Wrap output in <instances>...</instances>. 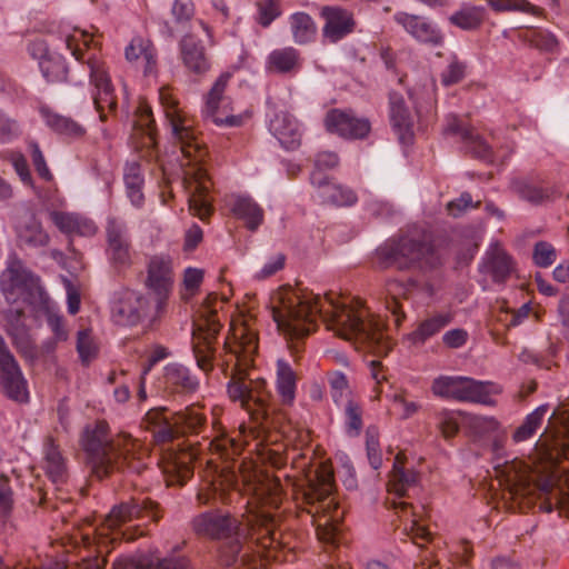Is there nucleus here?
Listing matches in <instances>:
<instances>
[{
	"label": "nucleus",
	"mask_w": 569,
	"mask_h": 569,
	"mask_svg": "<svg viewBox=\"0 0 569 569\" xmlns=\"http://www.w3.org/2000/svg\"><path fill=\"white\" fill-rule=\"evenodd\" d=\"M271 311L278 329L289 339L310 335L321 318L329 330L346 340H359L379 353L390 350L379 317L352 309L329 296L322 298L306 289L282 287L271 297Z\"/></svg>",
	"instance_id": "1"
},
{
	"label": "nucleus",
	"mask_w": 569,
	"mask_h": 569,
	"mask_svg": "<svg viewBox=\"0 0 569 569\" xmlns=\"http://www.w3.org/2000/svg\"><path fill=\"white\" fill-rule=\"evenodd\" d=\"M238 341L229 348L230 359L227 366L234 360L231 368V379L228 383V395L232 401L240 402L248 411L252 421L262 429L272 427L270 422V392L267 390V381L261 378H248L247 371L253 362V356L258 350L257 335L248 328H241L237 333Z\"/></svg>",
	"instance_id": "2"
},
{
	"label": "nucleus",
	"mask_w": 569,
	"mask_h": 569,
	"mask_svg": "<svg viewBox=\"0 0 569 569\" xmlns=\"http://www.w3.org/2000/svg\"><path fill=\"white\" fill-rule=\"evenodd\" d=\"M333 490V472L327 465H321L296 497L297 507L316 527L318 539L329 546H336L343 518Z\"/></svg>",
	"instance_id": "3"
},
{
	"label": "nucleus",
	"mask_w": 569,
	"mask_h": 569,
	"mask_svg": "<svg viewBox=\"0 0 569 569\" xmlns=\"http://www.w3.org/2000/svg\"><path fill=\"white\" fill-rule=\"evenodd\" d=\"M381 268L409 270L433 269L442 263L440 254L425 232H408L399 238L387 240L376 250Z\"/></svg>",
	"instance_id": "4"
},
{
	"label": "nucleus",
	"mask_w": 569,
	"mask_h": 569,
	"mask_svg": "<svg viewBox=\"0 0 569 569\" xmlns=\"http://www.w3.org/2000/svg\"><path fill=\"white\" fill-rule=\"evenodd\" d=\"M92 43V37L84 31L66 38L71 54L88 66L93 103L100 119L104 121L109 113L117 110V96L106 62L98 57Z\"/></svg>",
	"instance_id": "5"
},
{
	"label": "nucleus",
	"mask_w": 569,
	"mask_h": 569,
	"mask_svg": "<svg viewBox=\"0 0 569 569\" xmlns=\"http://www.w3.org/2000/svg\"><path fill=\"white\" fill-rule=\"evenodd\" d=\"M127 435L111 438L106 421L87 426L82 435V447L88 456L92 472L102 479L111 473V468L119 457L121 446L126 445Z\"/></svg>",
	"instance_id": "6"
},
{
	"label": "nucleus",
	"mask_w": 569,
	"mask_h": 569,
	"mask_svg": "<svg viewBox=\"0 0 569 569\" xmlns=\"http://www.w3.org/2000/svg\"><path fill=\"white\" fill-rule=\"evenodd\" d=\"M159 99L163 107L171 134L174 141L180 144L182 153L189 159L200 161L206 151L198 141L191 119L179 108V102L170 89L161 88Z\"/></svg>",
	"instance_id": "7"
},
{
	"label": "nucleus",
	"mask_w": 569,
	"mask_h": 569,
	"mask_svg": "<svg viewBox=\"0 0 569 569\" xmlns=\"http://www.w3.org/2000/svg\"><path fill=\"white\" fill-rule=\"evenodd\" d=\"M174 272L172 260L168 256H152L147 263V276L144 287L148 297L154 303V317L161 315L167 301L172 293Z\"/></svg>",
	"instance_id": "8"
},
{
	"label": "nucleus",
	"mask_w": 569,
	"mask_h": 569,
	"mask_svg": "<svg viewBox=\"0 0 569 569\" xmlns=\"http://www.w3.org/2000/svg\"><path fill=\"white\" fill-rule=\"evenodd\" d=\"M146 518L153 522H158L162 518L158 502L150 498H131L128 501L113 506L104 519V523L100 529V536L102 537L107 535L104 531H113L116 528L127 522ZM104 543L106 540L101 538L99 541V553L103 552Z\"/></svg>",
	"instance_id": "9"
},
{
	"label": "nucleus",
	"mask_w": 569,
	"mask_h": 569,
	"mask_svg": "<svg viewBox=\"0 0 569 569\" xmlns=\"http://www.w3.org/2000/svg\"><path fill=\"white\" fill-rule=\"evenodd\" d=\"M0 388L11 400L26 403L29 401L28 382L22 370L0 335Z\"/></svg>",
	"instance_id": "10"
},
{
	"label": "nucleus",
	"mask_w": 569,
	"mask_h": 569,
	"mask_svg": "<svg viewBox=\"0 0 569 569\" xmlns=\"http://www.w3.org/2000/svg\"><path fill=\"white\" fill-rule=\"evenodd\" d=\"M247 537L258 548L271 552L279 550L288 542L279 529L278 519L266 511L252 513L247 519Z\"/></svg>",
	"instance_id": "11"
},
{
	"label": "nucleus",
	"mask_w": 569,
	"mask_h": 569,
	"mask_svg": "<svg viewBox=\"0 0 569 569\" xmlns=\"http://www.w3.org/2000/svg\"><path fill=\"white\" fill-rule=\"evenodd\" d=\"M6 272L9 276V281L1 280V291L9 307L2 310V316L7 322V332H9L27 328L24 323V300L18 298L16 288L22 284L30 273L16 267H9Z\"/></svg>",
	"instance_id": "12"
},
{
	"label": "nucleus",
	"mask_w": 569,
	"mask_h": 569,
	"mask_svg": "<svg viewBox=\"0 0 569 569\" xmlns=\"http://www.w3.org/2000/svg\"><path fill=\"white\" fill-rule=\"evenodd\" d=\"M221 325L214 315L201 318L193 330L192 350L197 366L204 372L212 370L213 342L220 332Z\"/></svg>",
	"instance_id": "13"
},
{
	"label": "nucleus",
	"mask_w": 569,
	"mask_h": 569,
	"mask_svg": "<svg viewBox=\"0 0 569 569\" xmlns=\"http://www.w3.org/2000/svg\"><path fill=\"white\" fill-rule=\"evenodd\" d=\"M192 530L210 539H229L240 531L241 522L230 513L207 511L192 519Z\"/></svg>",
	"instance_id": "14"
},
{
	"label": "nucleus",
	"mask_w": 569,
	"mask_h": 569,
	"mask_svg": "<svg viewBox=\"0 0 569 569\" xmlns=\"http://www.w3.org/2000/svg\"><path fill=\"white\" fill-rule=\"evenodd\" d=\"M310 183L316 189V197L322 204L341 208L351 207L358 201L355 190L333 181L319 170H313L310 173Z\"/></svg>",
	"instance_id": "15"
},
{
	"label": "nucleus",
	"mask_w": 569,
	"mask_h": 569,
	"mask_svg": "<svg viewBox=\"0 0 569 569\" xmlns=\"http://www.w3.org/2000/svg\"><path fill=\"white\" fill-rule=\"evenodd\" d=\"M231 79L230 72L221 73L214 81L212 88L206 96L204 107L201 111L203 120L213 123L219 128H234L243 123L242 116H226L219 114V106L224 101H229L224 97L226 89L229 80Z\"/></svg>",
	"instance_id": "16"
},
{
	"label": "nucleus",
	"mask_w": 569,
	"mask_h": 569,
	"mask_svg": "<svg viewBox=\"0 0 569 569\" xmlns=\"http://www.w3.org/2000/svg\"><path fill=\"white\" fill-rule=\"evenodd\" d=\"M393 20L421 44L441 47L445 43L443 32L427 17L399 11L393 14Z\"/></svg>",
	"instance_id": "17"
},
{
	"label": "nucleus",
	"mask_w": 569,
	"mask_h": 569,
	"mask_svg": "<svg viewBox=\"0 0 569 569\" xmlns=\"http://www.w3.org/2000/svg\"><path fill=\"white\" fill-rule=\"evenodd\" d=\"M328 132L346 139H363L370 132L368 119L358 118L351 110L331 109L323 120Z\"/></svg>",
	"instance_id": "18"
},
{
	"label": "nucleus",
	"mask_w": 569,
	"mask_h": 569,
	"mask_svg": "<svg viewBox=\"0 0 569 569\" xmlns=\"http://www.w3.org/2000/svg\"><path fill=\"white\" fill-rule=\"evenodd\" d=\"M320 17L325 23L322 27V41L325 43H337L351 34L356 29L353 13L339 6H323L320 9Z\"/></svg>",
	"instance_id": "19"
},
{
	"label": "nucleus",
	"mask_w": 569,
	"mask_h": 569,
	"mask_svg": "<svg viewBox=\"0 0 569 569\" xmlns=\"http://www.w3.org/2000/svg\"><path fill=\"white\" fill-rule=\"evenodd\" d=\"M107 257L112 267L118 271H124L132 266L133 252L127 236V229L116 220H109L107 226Z\"/></svg>",
	"instance_id": "20"
},
{
	"label": "nucleus",
	"mask_w": 569,
	"mask_h": 569,
	"mask_svg": "<svg viewBox=\"0 0 569 569\" xmlns=\"http://www.w3.org/2000/svg\"><path fill=\"white\" fill-rule=\"evenodd\" d=\"M443 132L446 134L459 136L468 152L483 161L492 162L491 147L472 128L467 127L457 117L448 118Z\"/></svg>",
	"instance_id": "21"
},
{
	"label": "nucleus",
	"mask_w": 569,
	"mask_h": 569,
	"mask_svg": "<svg viewBox=\"0 0 569 569\" xmlns=\"http://www.w3.org/2000/svg\"><path fill=\"white\" fill-rule=\"evenodd\" d=\"M178 47L180 59L189 72L204 74L209 71L210 59L200 39L187 33L180 39Z\"/></svg>",
	"instance_id": "22"
},
{
	"label": "nucleus",
	"mask_w": 569,
	"mask_h": 569,
	"mask_svg": "<svg viewBox=\"0 0 569 569\" xmlns=\"http://www.w3.org/2000/svg\"><path fill=\"white\" fill-rule=\"evenodd\" d=\"M148 299L136 292H126L112 306V320L119 326H134L148 313Z\"/></svg>",
	"instance_id": "23"
},
{
	"label": "nucleus",
	"mask_w": 569,
	"mask_h": 569,
	"mask_svg": "<svg viewBox=\"0 0 569 569\" xmlns=\"http://www.w3.org/2000/svg\"><path fill=\"white\" fill-rule=\"evenodd\" d=\"M166 407L150 409L144 416L146 428L152 433L153 440L158 445L173 441L180 436L178 426H176V412L169 418Z\"/></svg>",
	"instance_id": "24"
},
{
	"label": "nucleus",
	"mask_w": 569,
	"mask_h": 569,
	"mask_svg": "<svg viewBox=\"0 0 569 569\" xmlns=\"http://www.w3.org/2000/svg\"><path fill=\"white\" fill-rule=\"evenodd\" d=\"M194 181V192L189 198V210L193 216L201 220L208 219L212 211L211 200L209 198L210 188L212 186L207 170L199 166L191 172Z\"/></svg>",
	"instance_id": "25"
},
{
	"label": "nucleus",
	"mask_w": 569,
	"mask_h": 569,
	"mask_svg": "<svg viewBox=\"0 0 569 569\" xmlns=\"http://www.w3.org/2000/svg\"><path fill=\"white\" fill-rule=\"evenodd\" d=\"M270 131L286 150H296L301 144V126L293 116L287 112H279L274 116L270 121Z\"/></svg>",
	"instance_id": "26"
},
{
	"label": "nucleus",
	"mask_w": 569,
	"mask_h": 569,
	"mask_svg": "<svg viewBox=\"0 0 569 569\" xmlns=\"http://www.w3.org/2000/svg\"><path fill=\"white\" fill-rule=\"evenodd\" d=\"M126 59L141 68L144 76L157 72L158 57L157 49L149 39L134 37L124 50Z\"/></svg>",
	"instance_id": "27"
},
{
	"label": "nucleus",
	"mask_w": 569,
	"mask_h": 569,
	"mask_svg": "<svg viewBox=\"0 0 569 569\" xmlns=\"http://www.w3.org/2000/svg\"><path fill=\"white\" fill-rule=\"evenodd\" d=\"M163 382L170 392L179 395L196 393L200 387L197 376L188 367L177 362L164 367Z\"/></svg>",
	"instance_id": "28"
},
{
	"label": "nucleus",
	"mask_w": 569,
	"mask_h": 569,
	"mask_svg": "<svg viewBox=\"0 0 569 569\" xmlns=\"http://www.w3.org/2000/svg\"><path fill=\"white\" fill-rule=\"evenodd\" d=\"M390 122L401 143H410L413 137V120L402 94L389 93Z\"/></svg>",
	"instance_id": "29"
},
{
	"label": "nucleus",
	"mask_w": 569,
	"mask_h": 569,
	"mask_svg": "<svg viewBox=\"0 0 569 569\" xmlns=\"http://www.w3.org/2000/svg\"><path fill=\"white\" fill-rule=\"evenodd\" d=\"M16 233L20 247H44L49 243V234L33 213L19 217L16 223Z\"/></svg>",
	"instance_id": "30"
},
{
	"label": "nucleus",
	"mask_w": 569,
	"mask_h": 569,
	"mask_svg": "<svg viewBox=\"0 0 569 569\" xmlns=\"http://www.w3.org/2000/svg\"><path fill=\"white\" fill-rule=\"evenodd\" d=\"M491 382L479 381L469 377H458L455 400L462 402H476L493 405L491 399Z\"/></svg>",
	"instance_id": "31"
},
{
	"label": "nucleus",
	"mask_w": 569,
	"mask_h": 569,
	"mask_svg": "<svg viewBox=\"0 0 569 569\" xmlns=\"http://www.w3.org/2000/svg\"><path fill=\"white\" fill-rule=\"evenodd\" d=\"M39 112L46 126L57 134L80 138L86 133V129L73 118L63 116L48 106L40 107Z\"/></svg>",
	"instance_id": "32"
},
{
	"label": "nucleus",
	"mask_w": 569,
	"mask_h": 569,
	"mask_svg": "<svg viewBox=\"0 0 569 569\" xmlns=\"http://www.w3.org/2000/svg\"><path fill=\"white\" fill-rule=\"evenodd\" d=\"M231 212L244 221L246 227L254 231L263 222V209L249 196H234L229 202Z\"/></svg>",
	"instance_id": "33"
},
{
	"label": "nucleus",
	"mask_w": 569,
	"mask_h": 569,
	"mask_svg": "<svg viewBox=\"0 0 569 569\" xmlns=\"http://www.w3.org/2000/svg\"><path fill=\"white\" fill-rule=\"evenodd\" d=\"M43 469L53 482H64L67 479L66 458L51 437L43 443Z\"/></svg>",
	"instance_id": "34"
},
{
	"label": "nucleus",
	"mask_w": 569,
	"mask_h": 569,
	"mask_svg": "<svg viewBox=\"0 0 569 569\" xmlns=\"http://www.w3.org/2000/svg\"><path fill=\"white\" fill-rule=\"evenodd\" d=\"M416 281L410 280L409 283H402L396 279L388 280L386 283L387 299L386 309L390 311L393 322L399 327L405 319V311L400 298H408L410 287H415Z\"/></svg>",
	"instance_id": "35"
},
{
	"label": "nucleus",
	"mask_w": 569,
	"mask_h": 569,
	"mask_svg": "<svg viewBox=\"0 0 569 569\" xmlns=\"http://www.w3.org/2000/svg\"><path fill=\"white\" fill-rule=\"evenodd\" d=\"M288 22L295 43L306 46L316 40L318 28L309 13L303 11L295 12L289 16Z\"/></svg>",
	"instance_id": "36"
},
{
	"label": "nucleus",
	"mask_w": 569,
	"mask_h": 569,
	"mask_svg": "<svg viewBox=\"0 0 569 569\" xmlns=\"http://www.w3.org/2000/svg\"><path fill=\"white\" fill-rule=\"evenodd\" d=\"M483 268L495 282H505L511 272V258L499 246H491L483 259Z\"/></svg>",
	"instance_id": "37"
},
{
	"label": "nucleus",
	"mask_w": 569,
	"mask_h": 569,
	"mask_svg": "<svg viewBox=\"0 0 569 569\" xmlns=\"http://www.w3.org/2000/svg\"><path fill=\"white\" fill-rule=\"evenodd\" d=\"M301 67L300 51L293 47L272 50L267 57V68L278 73H290Z\"/></svg>",
	"instance_id": "38"
},
{
	"label": "nucleus",
	"mask_w": 569,
	"mask_h": 569,
	"mask_svg": "<svg viewBox=\"0 0 569 569\" xmlns=\"http://www.w3.org/2000/svg\"><path fill=\"white\" fill-rule=\"evenodd\" d=\"M119 453L117 461H114L111 468V472L127 468L134 473H141L147 468L140 446L130 436H127L126 445L121 446Z\"/></svg>",
	"instance_id": "39"
},
{
	"label": "nucleus",
	"mask_w": 569,
	"mask_h": 569,
	"mask_svg": "<svg viewBox=\"0 0 569 569\" xmlns=\"http://www.w3.org/2000/svg\"><path fill=\"white\" fill-rule=\"evenodd\" d=\"M511 189L519 198L533 206L550 201L555 193L552 188L538 186L526 178L513 179Z\"/></svg>",
	"instance_id": "40"
},
{
	"label": "nucleus",
	"mask_w": 569,
	"mask_h": 569,
	"mask_svg": "<svg viewBox=\"0 0 569 569\" xmlns=\"http://www.w3.org/2000/svg\"><path fill=\"white\" fill-rule=\"evenodd\" d=\"M276 385L281 401L291 405L296 398L297 376L289 362L283 359L277 360Z\"/></svg>",
	"instance_id": "41"
},
{
	"label": "nucleus",
	"mask_w": 569,
	"mask_h": 569,
	"mask_svg": "<svg viewBox=\"0 0 569 569\" xmlns=\"http://www.w3.org/2000/svg\"><path fill=\"white\" fill-rule=\"evenodd\" d=\"M452 318L449 313L435 315L419 323L416 330L407 336V339L416 346L423 345L431 337L439 333L445 327L451 322Z\"/></svg>",
	"instance_id": "42"
},
{
	"label": "nucleus",
	"mask_w": 569,
	"mask_h": 569,
	"mask_svg": "<svg viewBox=\"0 0 569 569\" xmlns=\"http://www.w3.org/2000/svg\"><path fill=\"white\" fill-rule=\"evenodd\" d=\"M419 475L413 469H406L402 466L400 456L397 455L393 463L391 479L389 481V490L398 497H403L407 490L415 487L418 482Z\"/></svg>",
	"instance_id": "43"
},
{
	"label": "nucleus",
	"mask_w": 569,
	"mask_h": 569,
	"mask_svg": "<svg viewBox=\"0 0 569 569\" xmlns=\"http://www.w3.org/2000/svg\"><path fill=\"white\" fill-rule=\"evenodd\" d=\"M206 422L207 418L199 407L191 406L176 412V426H178L180 436L202 432Z\"/></svg>",
	"instance_id": "44"
},
{
	"label": "nucleus",
	"mask_w": 569,
	"mask_h": 569,
	"mask_svg": "<svg viewBox=\"0 0 569 569\" xmlns=\"http://www.w3.org/2000/svg\"><path fill=\"white\" fill-rule=\"evenodd\" d=\"M548 411L549 405L545 403L537 407L532 412L528 413L522 423L513 431V442L520 443L531 439L541 427Z\"/></svg>",
	"instance_id": "45"
},
{
	"label": "nucleus",
	"mask_w": 569,
	"mask_h": 569,
	"mask_svg": "<svg viewBox=\"0 0 569 569\" xmlns=\"http://www.w3.org/2000/svg\"><path fill=\"white\" fill-rule=\"evenodd\" d=\"M485 19V8L476 6L462 7L459 11L449 17L451 24L462 30L478 29Z\"/></svg>",
	"instance_id": "46"
},
{
	"label": "nucleus",
	"mask_w": 569,
	"mask_h": 569,
	"mask_svg": "<svg viewBox=\"0 0 569 569\" xmlns=\"http://www.w3.org/2000/svg\"><path fill=\"white\" fill-rule=\"evenodd\" d=\"M362 407L353 401L348 400L345 407V432L350 438L360 436L363 428Z\"/></svg>",
	"instance_id": "47"
},
{
	"label": "nucleus",
	"mask_w": 569,
	"mask_h": 569,
	"mask_svg": "<svg viewBox=\"0 0 569 569\" xmlns=\"http://www.w3.org/2000/svg\"><path fill=\"white\" fill-rule=\"evenodd\" d=\"M42 76L48 82H63L68 78V68L66 62L60 58L46 57L39 61Z\"/></svg>",
	"instance_id": "48"
},
{
	"label": "nucleus",
	"mask_w": 569,
	"mask_h": 569,
	"mask_svg": "<svg viewBox=\"0 0 569 569\" xmlns=\"http://www.w3.org/2000/svg\"><path fill=\"white\" fill-rule=\"evenodd\" d=\"M13 491L10 486V479L1 475L0 476V529H3L9 519L11 518L13 510Z\"/></svg>",
	"instance_id": "49"
},
{
	"label": "nucleus",
	"mask_w": 569,
	"mask_h": 569,
	"mask_svg": "<svg viewBox=\"0 0 569 569\" xmlns=\"http://www.w3.org/2000/svg\"><path fill=\"white\" fill-rule=\"evenodd\" d=\"M210 449L223 459H229L241 451V445L224 432H219L210 441Z\"/></svg>",
	"instance_id": "50"
},
{
	"label": "nucleus",
	"mask_w": 569,
	"mask_h": 569,
	"mask_svg": "<svg viewBox=\"0 0 569 569\" xmlns=\"http://www.w3.org/2000/svg\"><path fill=\"white\" fill-rule=\"evenodd\" d=\"M257 22L268 28L282 14L281 0H260L257 2Z\"/></svg>",
	"instance_id": "51"
},
{
	"label": "nucleus",
	"mask_w": 569,
	"mask_h": 569,
	"mask_svg": "<svg viewBox=\"0 0 569 569\" xmlns=\"http://www.w3.org/2000/svg\"><path fill=\"white\" fill-rule=\"evenodd\" d=\"M28 148L30 150L32 164L39 178L46 182H54L53 173L51 172L47 163V160L44 158L42 150L40 149L39 143L34 140H31L28 142Z\"/></svg>",
	"instance_id": "52"
},
{
	"label": "nucleus",
	"mask_w": 569,
	"mask_h": 569,
	"mask_svg": "<svg viewBox=\"0 0 569 569\" xmlns=\"http://www.w3.org/2000/svg\"><path fill=\"white\" fill-rule=\"evenodd\" d=\"M19 121L0 109V144H7L21 136Z\"/></svg>",
	"instance_id": "53"
},
{
	"label": "nucleus",
	"mask_w": 569,
	"mask_h": 569,
	"mask_svg": "<svg viewBox=\"0 0 569 569\" xmlns=\"http://www.w3.org/2000/svg\"><path fill=\"white\" fill-rule=\"evenodd\" d=\"M7 159L12 164L21 182L27 187L34 188V180L32 178L27 158L23 156V153L20 151L10 150L8 151Z\"/></svg>",
	"instance_id": "54"
},
{
	"label": "nucleus",
	"mask_w": 569,
	"mask_h": 569,
	"mask_svg": "<svg viewBox=\"0 0 569 569\" xmlns=\"http://www.w3.org/2000/svg\"><path fill=\"white\" fill-rule=\"evenodd\" d=\"M557 260V250L547 241H538L533 246L532 261L537 267L548 268Z\"/></svg>",
	"instance_id": "55"
},
{
	"label": "nucleus",
	"mask_w": 569,
	"mask_h": 569,
	"mask_svg": "<svg viewBox=\"0 0 569 569\" xmlns=\"http://www.w3.org/2000/svg\"><path fill=\"white\" fill-rule=\"evenodd\" d=\"M328 382L335 403L340 405L343 398L350 392L349 382L346 375L341 371L329 372Z\"/></svg>",
	"instance_id": "56"
},
{
	"label": "nucleus",
	"mask_w": 569,
	"mask_h": 569,
	"mask_svg": "<svg viewBox=\"0 0 569 569\" xmlns=\"http://www.w3.org/2000/svg\"><path fill=\"white\" fill-rule=\"evenodd\" d=\"M467 64L456 57L451 59L447 68L441 72V83L450 87L460 82L466 77Z\"/></svg>",
	"instance_id": "57"
},
{
	"label": "nucleus",
	"mask_w": 569,
	"mask_h": 569,
	"mask_svg": "<svg viewBox=\"0 0 569 569\" xmlns=\"http://www.w3.org/2000/svg\"><path fill=\"white\" fill-rule=\"evenodd\" d=\"M240 536L241 535L239 532L237 536L229 538L230 541L221 547L219 560L222 566L230 567L238 561L242 549Z\"/></svg>",
	"instance_id": "58"
},
{
	"label": "nucleus",
	"mask_w": 569,
	"mask_h": 569,
	"mask_svg": "<svg viewBox=\"0 0 569 569\" xmlns=\"http://www.w3.org/2000/svg\"><path fill=\"white\" fill-rule=\"evenodd\" d=\"M17 350L26 358L36 357V348L30 339L27 328L7 332Z\"/></svg>",
	"instance_id": "59"
},
{
	"label": "nucleus",
	"mask_w": 569,
	"mask_h": 569,
	"mask_svg": "<svg viewBox=\"0 0 569 569\" xmlns=\"http://www.w3.org/2000/svg\"><path fill=\"white\" fill-rule=\"evenodd\" d=\"M196 13L192 0H174L171 6V14L177 24L186 26Z\"/></svg>",
	"instance_id": "60"
},
{
	"label": "nucleus",
	"mask_w": 569,
	"mask_h": 569,
	"mask_svg": "<svg viewBox=\"0 0 569 569\" xmlns=\"http://www.w3.org/2000/svg\"><path fill=\"white\" fill-rule=\"evenodd\" d=\"M437 425L446 439L453 437L458 430L459 425L455 413L447 409H441L435 413Z\"/></svg>",
	"instance_id": "61"
},
{
	"label": "nucleus",
	"mask_w": 569,
	"mask_h": 569,
	"mask_svg": "<svg viewBox=\"0 0 569 569\" xmlns=\"http://www.w3.org/2000/svg\"><path fill=\"white\" fill-rule=\"evenodd\" d=\"M469 428L478 436H485L499 430L500 423L493 417L471 416L468 421Z\"/></svg>",
	"instance_id": "62"
},
{
	"label": "nucleus",
	"mask_w": 569,
	"mask_h": 569,
	"mask_svg": "<svg viewBox=\"0 0 569 569\" xmlns=\"http://www.w3.org/2000/svg\"><path fill=\"white\" fill-rule=\"evenodd\" d=\"M112 569H152V557L148 555L122 557L113 562Z\"/></svg>",
	"instance_id": "63"
},
{
	"label": "nucleus",
	"mask_w": 569,
	"mask_h": 569,
	"mask_svg": "<svg viewBox=\"0 0 569 569\" xmlns=\"http://www.w3.org/2000/svg\"><path fill=\"white\" fill-rule=\"evenodd\" d=\"M152 569H193L191 560L184 556L152 558Z\"/></svg>",
	"instance_id": "64"
}]
</instances>
